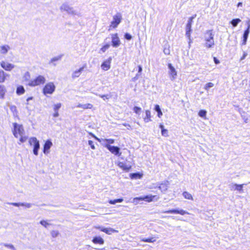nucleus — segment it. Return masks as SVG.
Wrapping results in <instances>:
<instances>
[{"label": "nucleus", "mask_w": 250, "mask_h": 250, "mask_svg": "<svg viewBox=\"0 0 250 250\" xmlns=\"http://www.w3.org/2000/svg\"><path fill=\"white\" fill-rule=\"evenodd\" d=\"M60 10L61 12H65L66 13L72 15H79V13L74 8L69 5L67 3H63L60 6Z\"/></svg>", "instance_id": "obj_1"}, {"label": "nucleus", "mask_w": 250, "mask_h": 250, "mask_svg": "<svg viewBox=\"0 0 250 250\" xmlns=\"http://www.w3.org/2000/svg\"><path fill=\"white\" fill-rule=\"evenodd\" d=\"M122 19V15L120 13H117L116 15L113 16V20L111 22V24L109 26V30H110L111 28H115L120 23Z\"/></svg>", "instance_id": "obj_2"}, {"label": "nucleus", "mask_w": 250, "mask_h": 250, "mask_svg": "<svg viewBox=\"0 0 250 250\" xmlns=\"http://www.w3.org/2000/svg\"><path fill=\"white\" fill-rule=\"evenodd\" d=\"M29 143L31 146H33V153L37 156L38 155V150L40 148L39 141L36 137L30 138L29 140Z\"/></svg>", "instance_id": "obj_3"}, {"label": "nucleus", "mask_w": 250, "mask_h": 250, "mask_svg": "<svg viewBox=\"0 0 250 250\" xmlns=\"http://www.w3.org/2000/svg\"><path fill=\"white\" fill-rule=\"evenodd\" d=\"M45 82V78L41 75L39 76L35 79L30 81L28 85L31 86H35L41 84H43Z\"/></svg>", "instance_id": "obj_4"}, {"label": "nucleus", "mask_w": 250, "mask_h": 250, "mask_svg": "<svg viewBox=\"0 0 250 250\" xmlns=\"http://www.w3.org/2000/svg\"><path fill=\"white\" fill-rule=\"evenodd\" d=\"M24 133V129L22 125H19L17 123L14 124V131L13 134L15 137L18 138L19 134L21 136Z\"/></svg>", "instance_id": "obj_5"}, {"label": "nucleus", "mask_w": 250, "mask_h": 250, "mask_svg": "<svg viewBox=\"0 0 250 250\" xmlns=\"http://www.w3.org/2000/svg\"><path fill=\"white\" fill-rule=\"evenodd\" d=\"M55 86L53 83H47L43 89V92L44 95L46 94H52L55 91Z\"/></svg>", "instance_id": "obj_6"}, {"label": "nucleus", "mask_w": 250, "mask_h": 250, "mask_svg": "<svg viewBox=\"0 0 250 250\" xmlns=\"http://www.w3.org/2000/svg\"><path fill=\"white\" fill-rule=\"evenodd\" d=\"M104 147L107 148L112 153L115 155L120 156L121 153L120 152V148L118 146H111L108 144L104 145Z\"/></svg>", "instance_id": "obj_7"}, {"label": "nucleus", "mask_w": 250, "mask_h": 250, "mask_svg": "<svg viewBox=\"0 0 250 250\" xmlns=\"http://www.w3.org/2000/svg\"><path fill=\"white\" fill-rule=\"evenodd\" d=\"M112 45L114 47H118L120 44V40L118 37V34L117 33L113 34L112 35Z\"/></svg>", "instance_id": "obj_8"}, {"label": "nucleus", "mask_w": 250, "mask_h": 250, "mask_svg": "<svg viewBox=\"0 0 250 250\" xmlns=\"http://www.w3.org/2000/svg\"><path fill=\"white\" fill-rule=\"evenodd\" d=\"M163 212L166 213L180 214L181 215H185L186 214H189V213L188 212H187V211L184 210L183 209L178 210V209H176L164 211H163Z\"/></svg>", "instance_id": "obj_9"}, {"label": "nucleus", "mask_w": 250, "mask_h": 250, "mask_svg": "<svg viewBox=\"0 0 250 250\" xmlns=\"http://www.w3.org/2000/svg\"><path fill=\"white\" fill-rule=\"evenodd\" d=\"M0 66L6 71H11L15 67V65L12 63H10L4 61L0 62Z\"/></svg>", "instance_id": "obj_10"}, {"label": "nucleus", "mask_w": 250, "mask_h": 250, "mask_svg": "<svg viewBox=\"0 0 250 250\" xmlns=\"http://www.w3.org/2000/svg\"><path fill=\"white\" fill-rule=\"evenodd\" d=\"M168 67L169 69V74L170 75V79L173 81L174 80L177 76V72L175 70V69L172 65L171 63L168 64Z\"/></svg>", "instance_id": "obj_11"}, {"label": "nucleus", "mask_w": 250, "mask_h": 250, "mask_svg": "<svg viewBox=\"0 0 250 250\" xmlns=\"http://www.w3.org/2000/svg\"><path fill=\"white\" fill-rule=\"evenodd\" d=\"M111 62V58H108L104 61L101 65V68L104 71H107L110 68V63Z\"/></svg>", "instance_id": "obj_12"}, {"label": "nucleus", "mask_w": 250, "mask_h": 250, "mask_svg": "<svg viewBox=\"0 0 250 250\" xmlns=\"http://www.w3.org/2000/svg\"><path fill=\"white\" fill-rule=\"evenodd\" d=\"M95 139L97 140L99 142L101 143L104 146V145L106 144H108L110 145V144H113L114 143V140L112 139H98L96 137H95Z\"/></svg>", "instance_id": "obj_13"}, {"label": "nucleus", "mask_w": 250, "mask_h": 250, "mask_svg": "<svg viewBox=\"0 0 250 250\" xmlns=\"http://www.w3.org/2000/svg\"><path fill=\"white\" fill-rule=\"evenodd\" d=\"M52 143L50 140H47L43 146V152L44 154H48L49 150L52 146Z\"/></svg>", "instance_id": "obj_14"}, {"label": "nucleus", "mask_w": 250, "mask_h": 250, "mask_svg": "<svg viewBox=\"0 0 250 250\" xmlns=\"http://www.w3.org/2000/svg\"><path fill=\"white\" fill-rule=\"evenodd\" d=\"M8 204L15 207L24 206L27 208H30L32 206V204L27 203H8Z\"/></svg>", "instance_id": "obj_15"}, {"label": "nucleus", "mask_w": 250, "mask_h": 250, "mask_svg": "<svg viewBox=\"0 0 250 250\" xmlns=\"http://www.w3.org/2000/svg\"><path fill=\"white\" fill-rule=\"evenodd\" d=\"M155 197H156L155 195H154V196L147 195L144 197H136V198H134V201L135 200H140V201L145 200L146 201L149 202L152 201L153 200V199Z\"/></svg>", "instance_id": "obj_16"}, {"label": "nucleus", "mask_w": 250, "mask_h": 250, "mask_svg": "<svg viewBox=\"0 0 250 250\" xmlns=\"http://www.w3.org/2000/svg\"><path fill=\"white\" fill-rule=\"evenodd\" d=\"M10 49V47L7 44L0 45V54L5 55Z\"/></svg>", "instance_id": "obj_17"}, {"label": "nucleus", "mask_w": 250, "mask_h": 250, "mask_svg": "<svg viewBox=\"0 0 250 250\" xmlns=\"http://www.w3.org/2000/svg\"><path fill=\"white\" fill-rule=\"evenodd\" d=\"M214 34L212 33V30H208L206 31L205 35V41H208L209 40H214L213 39Z\"/></svg>", "instance_id": "obj_18"}, {"label": "nucleus", "mask_w": 250, "mask_h": 250, "mask_svg": "<svg viewBox=\"0 0 250 250\" xmlns=\"http://www.w3.org/2000/svg\"><path fill=\"white\" fill-rule=\"evenodd\" d=\"M191 31V25H189V24H187L186 25V36L189 39V44L190 43V32Z\"/></svg>", "instance_id": "obj_19"}, {"label": "nucleus", "mask_w": 250, "mask_h": 250, "mask_svg": "<svg viewBox=\"0 0 250 250\" xmlns=\"http://www.w3.org/2000/svg\"><path fill=\"white\" fill-rule=\"evenodd\" d=\"M84 66L80 68L79 70L75 71L72 74V78L74 79L79 77L83 71Z\"/></svg>", "instance_id": "obj_20"}, {"label": "nucleus", "mask_w": 250, "mask_h": 250, "mask_svg": "<svg viewBox=\"0 0 250 250\" xmlns=\"http://www.w3.org/2000/svg\"><path fill=\"white\" fill-rule=\"evenodd\" d=\"M118 166L123 170L128 171L131 168V166L127 165L123 162H119Z\"/></svg>", "instance_id": "obj_21"}, {"label": "nucleus", "mask_w": 250, "mask_h": 250, "mask_svg": "<svg viewBox=\"0 0 250 250\" xmlns=\"http://www.w3.org/2000/svg\"><path fill=\"white\" fill-rule=\"evenodd\" d=\"M95 244H104V240L100 236H96L93 238L92 241Z\"/></svg>", "instance_id": "obj_22"}, {"label": "nucleus", "mask_w": 250, "mask_h": 250, "mask_svg": "<svg viewBox=\"0 0 250 250\" xmlns=\"http://www.w3.org/2000/svg\"><path fill=\"white\" fill-rule=\"evenodd\" d=\"M9 75L5 73L3 70H0V83L4 82L6 77Z\"/></svg>", "instance_id": "obj_23"}, {"label": "nucleus", "mask_w": 250, "mask_h": 250, "mask_svg": "<svg viewBox=\"0 0 250 250\" xmlns=\"http://www.w3.org/2000/svg\"><path fill=\"white\" fill-rule=\"evenodd\" d=\"M6 92V89L4 85H0V99H3Z\"/></svg>", "instance_id": "obj_24"}, {"label": "nucleus", "mask_w": 250, "mask_h": 250, "mask_svg": "<svg viewBox=\"0 0 250 250\" xmlns=\"http://www.w3.org/2000/svg\"><path fill=\"white\" fill-rule=\"evenodd\" d=\"M144 120L146 123H148L151 121V113L149 110L146 111V117L144 118Z\"/></svg>", "instance_id": "obj_25"}, {"label": "nucleus", "mask_w": 250, "mask_h": 250, "mask_svg": "<svg viewBox=\"0 0 250 250\" xmlns=\"http://www.w3.org/2000/svg\"><path fill=\"white\" fill-rule=\"evenodd\" d=\"M249 33H250V30H249V29L246 30L245 31L244 34H243V41L242 44L245 45L246 44V42H247Z\"/></svg>", "instance_id": "obj_26"}, {"label": "nucleus", "mask_w": 250, "mask_h": 250, "mask_svg": "<svg viewBox=\"0 0 250 250\" xmlns=\"http://www.w3.org/2000/svg\"><path fill=\"white\" fill-rule=\"evenodd\" d=\"M206 43L205 44V46L207 48H211L214 45V40H209L206 41Z\"/></svg>", "instance_id": "obj_27"}, {"label": "nucleus", "mask_w": 250, "mask_h": 250, "mask_svg": "<svg viewBox=\"0 0 250 250\" xmlns=\"http://www.w3.org/2000/svg\"><path fill=\"white\" fill-rule=\"evenodd\" d=\"M102 231L104 232L109 235L111 234L113 232H117V230H115L114 229H113L112 228H105L104 229H103L102 230Z\"/></svg>", "instance_id": "obj_28"}, {"label": "nucleus", "mask_w": 250, "mask_h": 250, "mask_svg": "<svg viewBox=\"0 0 250 250\" xmlns=\"http://www.w3.org/2000/svg\"><path fill=\"white\" fill-rule=\"evenodd\" d=\"M24 92H25V90H24V87L20 85L17 87V90H16V93L17 94L21 95V94H23Z\"/></svg>", "instance_id": "obj_29"}, {"label": "nucleus", "mask_w": 250, "mask_h": 250, "mask_svg": "<svg viewBox=\"0 0 250 250\" xmlns=\"http://www.w3.org/2000/svg\"><path fill=\"white\" fill-rule=\"evenodd\" d=\"M183 196L184 197V198L185 199H187L188 200H193L191 194L188 192L184 191L183 193Z\"/></svg>", "instance_id": "obj_30"}, {"label": "nucleus", "mask_w": 250, "mask_h": 250, "mask_svg": "<svg viewBox=\"0 0 250 250\" xmlns=\"http://www.w3.org/2000/svg\"><path fill=\"white\" fill-rule=\"evenodd\" d=\"M159 188L162 192H166L167 189V184H161L159 187Z\"/></svg>", "instance_id": "obj_31"}, {"label": "nucleus", "mask_w": 250, "mask_h": 250, "mask_svg": "<svg viewBox=\"0 0 250 250\" xmlns=\"http://www.w3.org/2000/svg\"><path fill=\"white\" fill-rule=\"evenodd\" d=\"M141 240L143 242H147V243H153L156 241V240L153 237H151L150 238H141Z\"/></svg>", "instance_id": "obj_32"}, {"label": "nucleus", "mask_w": 250, "mask_h": 250, "mask_svg": "<svg viewBox=\"0 0 250 250\" xmlns=\"http://www.w3.org/2000/svg\"><path fill=\"white\" fill-rule=\"evenodd\" d=\"M155 110L158 113V116L160 118L162 115L163 113L161 111V108L160 107V106L159 105H156L154 108Z\"/></svg>", "instance_id": "obj_33"}, {"label": "nucleus", "mask_w": 250, "mask_h": 250, "mask_svg": "<svg viewBox=\"0 0 250 250\" xmlns=\"http://www.w3.org/2000/svg\"><path fill=\"white\" fill-rule=\"evenodd\" d=\"M244 184L242 185H238L236 184H233V186L235 187V189L237 190L240 192L243 191V187Z\"/></svg>", "instance_id": "obj_34"}, {"label": "nucleus", "mask_w": 250, "mask_h": 250, "mask_svg": "<svg viewBox=\"0 0 250 250\" xmlns=\"http://www.w3.org/2000/svg\"><path fill=\"white\" fill-rule=\"evenodd\" d=\"M240 21L241 20L239 19H235L231 21V23L233 26L236 27Z\"/></svg>", "instance_id": "obj_35"}, {"label": "nucleus", "mask_w": 250, "mask_h": 250, "mask_svg": "<svg viewBox=\"0 0 250 250\" xmlns=\"http://www.w3.org/2000/svg\"><path fill=\"white\" fill-rule=\"evenodd\" d=\"M123 201V199L121 198V199H115L113 200H111L109 201V203L110 204L114 205L117 203H122Z\"/></svg>", "instance_id": "obj_36"}, {"label": "nucleus", "mask_w": 250, "mask_h": 250, "mask_svg": "<svg viewBox=\"0 0 250 250\" xmlns=\"http://www.w3.org/2000/svg\"><path fill=\"white\" fill-rule=\"evenodd\" d=\"M207 114V111L205 110H201L198 113V115L202 118H205Z\"/></svg>", "instance_id": "obj_37"}, {"label": "nucleus", "mask_w": 250, "mask_h": 250, "mask_svg": "<svg viewBox=\"0 0 250 250\" xmlns=\"http://www.w3.org/2000/svg\"><path fill=\"white\" fill-rule=\"evenodd\" d=\"M213 86L214 83H208L205 85L204 88L208 91L209 90L210 88L212 87Z\"/></svg>", "instance_id": "obj_38"}, {"label": "nucleus", "mask_w": 250, "mask_h": 250, "mask_svg": "<svg viewBox=\"0 0 250 250\" xmlns=\"http://www.w3.org/2000/svg\"><path fill=\"white\" fill-rule=\"evenodd\" d=\"M2 245H3L5 247L9 248L12 250H16L15 247L12 244H7V243H2Z\"/></svg>", "instance_id": "obj_39"}, {"label": "nucleus", "mask_w": 250, "mask_h": 250, "mask_svg": "<svg viewBox=\"0 0 250 250\" xmlns=\"http://www.w3.org/2000/svg\"><path fill=\"white\" fill-rule=\"evenodd\" d=\"M61 105L62 104L61 103L55 104L53 107L54 112L58 111V110L60 108Z\"/></svg>", "instance_id": "obj_40"}, {"label": "nucleus", "mask_w": 250, "mask_h": 250, "mask_svg": "<svg viewBox=\"0 0 250 250\" xmlns=\"http://www.w3.org/2000/svg\"><path fill=\"white\" fill-rule=\"evenodd\" d=\"M93 107V105L91 104H83V109H91Z\"/></svg>", "instance_id": "obj_41"}, {"label": "nucleus", "mask_w": 250, "mask_h": 250, "mask_svg": "<svg viewBox=\"0 0 250 250\" xmlns=\"http://www.w3.org/2000/svg\"><path fill=\"white\" fill-rule=\"evenodd\" d=\"M51 234L53 238H55L58 236L59 232L58 230H52L51 232Z\"/></svg>", "instance_id": "obj_42"}, {"label": "nucleus", "mask_w": 250, "mask_h": 250, "mask_svg": "<svg viewBox=\"0 0 250 250\" xmlns=\"http://www.w3.org/2000/svg\"><path fill=\"white\" fill-rule=\"evenodd\" d=\"M133 111L135 113L139 114L141 111V108L138 106H135L133 108Z\"/></svg>", "instance_id": "obj_43"}, {"label": "nucleus", "mask_w": 250, "mask_h": 250, "mask_svg": "<svg viewBox=\"0 0 250 250\" xmlns=\"http://www.w3.org/2000/svg\"><path fill=\"white\" fill-rule=\"evenodd\" d=\"M109 47H110L109 44H106L101 48L100 51H102V52H104L107 49H108L109 48Z\"/></svg>", "instance_id": "obj_44"}, {"label": "nucleus", "mask_w": 250, "mask_h": 250, "mask_svg": "<svg viewBox=\"0 0 250 250\" xmlns=\"http://www.w3.org/2000/svg\"><path fill=\"white\" fill-rule=\"evenodd\" d=\"M40 224L42 225L43 226H44V227L45 228H47V226L49 225L50 224H49L48 223H47L46 221L45 220H42V221H40Z\"/></svg>", "instance_id": "obj_45"}, {"label": "nucleus", "mask_w": 250, "mask_h": 250, "mask_svg": "<svg viewBox=\"0 0 250 250\" xmlns=\"http://www.w3.org/2000/svg\"><path fill=\"white\" fill-rule=\"evenodd\" d=\"M161 133H162V135L163 136L167 137L168 136V130L166 129H163V130H162Z\"/></svg>", "instance_id": "obj_46"}, {"label": "nucleus", "mask_w": 250, "mask_h": 250, "mask_svg": "<svg viewBox=\"0 0 250 250\" xmlns=\"http://www.w3.org/2000/svg\"><path fill=\"white\" fill-rule=\"evenodd\" d=\"M21 136V138L20 139V141L21 143H24L26 141V140L27 139V137L23 136V135L21 136Z\"/></svg>", "instance_id": "obj_47"}, {"label": "nucleus", "mask_w": 250, "mask_h": 250, "mask_svg": "<svg viewBox=\"0 0 250 250\" xmlns=\"http://www.w3.org/2000/svg\"><path fill=\"white\" fill-rule=\"evenodd\" d=\"M195 16L196 15H195L194 16L190 17L188 20V22L187 24H189V25H192V23L193 22V20L195 18Z\"/></svg>", "instance_id": "obj_48"}, {"label": "nucleus", "mask_w": 250, "mask_h": 250, "mask_svg": "<svg viewBox=\"0 0 250 250\" xmlns=\"http://www.w3.org/2000/svg\"><path fill=\"white\" fill-rule=\"evenodd\" d=\"M88 145L89 146H90V147L92 149H95V146L94 145V143H93V142L91 140H89L88 141Z\"/></svg>", "instance_id": "obj_49"}, {"label": "nucleus", "mask_w": 250, "mask_h": 250, "mask_svg": "<svg viewBox=\"0 0 250 250\" xmlns=\"http://www.w3.org/2000/svg\"><path fill=\"white\" fill-rule=\"evenodd\" d=\"M61 57H54L53 58L51 61H50V62H56V61H59L61 59Z\"/></svg>", "instance_id": "obj_50"}, {"label": "nucleus", "mask_w": 250, "mask_h": 250, "mask_svg": "<svg viewBox=\"0 0 250 250\" xmlns=\"http://www.w3.org/2000/svg\"><path fill=\"white\" fill-rule=\"evenodd\" d=\"M125 38L127 40H130L132 39V36L128 33H125Z\"/></svg>", "instance_id": "obj_51"}, {"label": "nucleus", "mask_w": 250, "mask_h": 250, "mask_svg": "<svg viewBox=\"0 0 250 250\" xmlns=\"http://www.w3.org/2000/svg\"><path fill=\"white\" fill-rule=\"evenodd\" d=\"M99 96L103 98L104 100H105L106 99H108L109 98L108 95H99Z\"/></svg>", "instance_id": "obj_52"}, {"label": "nucleus", "mask_w": 250, "mask_h": 250, "mask_svg": "<svg viewBox=\"0 0 250 250\" xmlns=\"http://www.w3.org/2000/svg\"><path fill=\"white\" fill-rule=\"evenodd\" d=\"M140 174L138 173H132V174H131V178H136L137 177H138V176Z\"/></svg>", "instance_id": "obj_53"}, {"label": "nucleus", "mask_w": 250, "mask_h": 250, "mask_svg": "<svg viewBox=\"0 0 250 250\" xmlns=\"http://www.w3.org/2000/svg\"><path fill=\"white\" fill-rule=\"evenodd\" d=\"M10 109L12 111H13V112H17V108H16V106H15V105H12L10 107Z\"/></svg>", "instance_id": "obj_54"}, {"label": "nucleus", "mask_w": 250, "mask_h": 250, "mask_svg": "<svg viewBox=\"0 0 250 250\" xmlns=\"http://www.w3.org/2000/svg\"><path fill=\"white\" fill-rule=\"evenodd\" d=\"M164 53L166 54V55H168L170 53V51H169V50L168 49H164Z\"/></svg>", "instance_id": "obj_55"}, {"label": "nucleus", "mask_w": 250, "mask_h": 250, "mask_svg": "<svg viewBox=\"0 0 250 250\" xmlns=\"http://www.w3.org/2000/svg\"><path fill=\"white\" fill-rule=\"evenodd\" d=\"M213 60L215 64H217L220 63V61L216 57H214Z\"/></svg>", "instance_id": "obj_56"}, {"label": "nucleus", "mask_w": 250, "mask_h": 250, "mask_svg": "<svg viewBox=\"0 0 250 250\" xmlns=\"http://www.w3.org/2000/svg\"><path fill=\"white\" fill-rule=\"evenodd\" d=\"M247 53L246 52H244L243 56L241 58V60H243L245 59L246 56H247Z\"/></svg>", "instance_id": "obj_57"}, {"label": "nucleus", "mask_w": 250, "mask_h": 250, "mask_svg": "<svg viewBox=\"0 0 250 250\" xmlns=\"http://www.w3.org/2000/svg\"><path fill=\"white\" fill-rule=\"evenodd\" d=\"M124 125L127 127L128 129H132L131 126L129 124L125 123V124H124Z\"/></svg>", "instance_id": "obj_58"}, {"label": "nucleus", "mask_w": 250, "mask_h": 250, "mask_svg": "<svg viewBox=\"0 0 250 250\" xmlns=\"http://www.w3.org/2000/svg\"><path fill=\"white\" fill-rule=\"evenodd\" d=\"M95 228H96V229H100V230H101V231H102V230H103V229H105L104 228V227H101V226H96V227H95Z\"/></svg>", "instance_id": "obj_59"}, {"label": "nucleus", "mask_w": 250, "mask_h": 250, "mask_svg": "<svg viewBox=\"0 0 250 250\" xmlns=\"http://www.w3.org/2000/svg\"><path fill=\"white\" fill-rule=\"evenodd\" d=\"M32 99H33V97H29V98H28L27 99L26 101H27V105L29 104V101H30V100H32Z\"/></svg>", "instance_id": "obj_60"}, {"label": "nucleus", "mask_w": 250, "mask_h": 250, "mask_svg": "<svg viewBox=\"0 0 250 250\" xmlns=\"http://www.w3.org/2000/svg\"><path fill=\"white\" fill-rule=\"evenodd\" d=\"M59 115L58 111L55 112V113L53 114V116L54 117H57Z\"/></svg>", "instance_id": "obj_61"}, {"label": "nucleus", "mask_w": 250, "mask_h": 250, "mask_svg": "<svg viewBox=\"0 0 250 250\" xmlns=\"http://www.w3.org/2000/svg\"><path fill=\"white\" fill-rule=\"evenodd\" d=\"M247 25H248V27H247V29L246 30H250V21H249L248 22H247Z\"/></svg>", "instance_id": "obj_62"}, {"label": "nucleus", "mask_w": 250, "mask_h": 250, "mask_svg": "<svg viewBox=\"0 0 250 250\" xmlns=\"http://www.w3.org/2000/svg\"><path fill=\"white\" fill-rule=\"evenodd\" d=\"M142 71V68L141 67V66L139 65L138 66V72L139 73H141Z\"/></svg>", "instance_id": "obj_63"}, {"label": "nucleus", "mask_w": 250, "mask_h": 250, "mask_svg": "<svg viewBox=\"0 0 250 250\" xmlns=\"http://www.w3.org/2000/svg\"><path fill=\"white\" fill-rule=\"evenodd\" d=\"M77 107H79V108H83V104H79L77 105Z\"/></svg>", "instance_id": "obj_64"}]
</instances>
